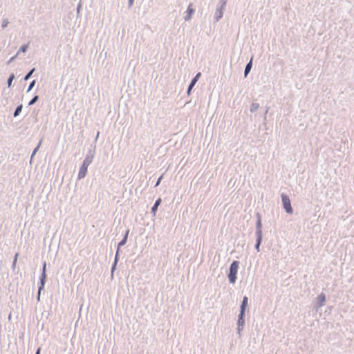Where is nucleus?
I'll return each mask as SVG.
<instances>
[{"mask_svg": "<svg viewBox=\"0 0 354 354\" xmlns=\"http://www.w3.org/2000/svg\"><path fill=\"white\" fill-rule=\"evenodd\" d=\"M239 262L234 261L230 266V273L228 275L229 280L232 283H234L236 279V274L239 268Z\"/></svg>", "mask_w": 354, "mask_h": 354, "instance_id": "nucleus-1", "label": "nucleus"}, {"mask_svg": "<svg viewBox=\"0 0 354 354\" xmlns=\"http://www.w3.org/2000/svg\"><path fill=\"white\" fill-rule=\"evenodd\" d=\"M281 198H282L283 205V207L286 209V212L288 214H292V209L291 207L290 201L289 198L283 194L281 195Z\"/></svg>", "mask_w": 354, "mask_h": 354, "instance_id": "nucleus-2", "label": "nucleus"}, {"mask_svg": "<svg viewBox=\"0 0 354 354\" xmlns=\"http://www.w3.org/2000/svg\"><path fill=\"white\" fill-rule=\"evenodd\" d=\"M89 163H90V161H88L86 159L84 160L83 165L81 167L80 171H79V174H78L79 178H84L86 176V171H87V167L88 166Z\"/></svg>", "mask_w": 354, "mask_h": 354, "instance_id": "nucleus-3", "label": "nucleus"}, {"mask_svg": "<svg viewBox=\"0 0 354 354\" xmlns=\"http://www.w3.org/2000/svg\"><path fill=\"white\" fill-rule=\"evenodd\" d=\"M248 297H244L243 299L241 306V312H240L239 319V323L241 322H243V316L244 314V310H245L246 306H248Z\"/></svg>", "mask_w": 354, "mask_h": 354, "instance_id": "nucleus-4", "label": "nucleus"}, {"mask_svg": "<svg viewBox=\"0 0 354 354\" xmlns=\"http://www.w3.org/2000/svg\"><path fill=\"white\" fill-rule=\"evenodd\" d=\"M194 12V8L192 7V5H189L187 8V15L185 17V20L190 19Z\"/></svg>", "mask_w": 354, "mask_h": 354, "instance_id": "nucleus-5", "label": "nucleus"}, {"mask_svg": "<svg viewBox=\"0 0 354 354\" xmlns=\"http://www.w3.org/2000/svg\"><path fill=\"white\" fill-rule=\"evenodd\" d=\"M160 203H161V199H160V198H158V199L156 201L155 204L153 205V207H152V209H151V211H152V212L153 213V214H156V210H157V209H158V207L159 205L160 204Z\"/></svg>", "mask_w": 354, "mask_h": 354, "instance_id": "nucleus-6", "label": "nucleus"}, {"mask_svg": "<svg viewBox=\"0 0 354 354\" xmlns=\"http://www.w3.org/2000/svg\"><path fill=\"white\" fill-rule=\"evenodd\" d=\"M45 270H46V263H44V267H43L42 279H41V287L39 288V290L41 289V288H42V287L44 286V279H45V277H46Z\"/></svg>", "mask_w": 354, "mask_h": 354, "instance_id": "nucleus-7", "label": "nucleus"}, {"mask_svg": "<svg viewBox=\"0 0 354 354\" xmlns=\"http://www.w3.org/2000/svg\"><path fill=\"white\" fill-rule=\"evenodd\" d=\"M129 232V230H127V231L126 232V234H125V236H124V237L123 240H122V241H121L119 243V244H118V246H119V247H120V246H122V245H124V244H125V243L127 242V236H128Z\"/></svg>", "mask_w": 354, "mask_h": 354, "instance_id": "nucleus-8", "label": "nucleus"}, {"mask_svg": "<svg viewBox=\"0 0 354 354\" xmlns=\"http://www.w3.org/2000/svg\"><path fill=\"white\" fill-rule=\"evenodd\" d=\"M252 67V60L247 64L245 69V76L248 75V73L250 72Z\"/></svg>", "mask_w": 354, "mask_h": 354, "instance_id": "nucleus-9", "label": "nucleus"}, {"mask_svg": "<svg viewBox=\"0 0 354 354\" xmlns=\"http://www.w3.org/2000/svg\"><path fill=\"white\" fill-rule=\"evenodd\" d=\"M319 301L320 302V305H322L323 303L325 301V295L323 294H321L317 297Z\"/></svg>", "mask_w": 354, "mask_h": 354, "instance_id": "nucleus-10", "label": "nucleus"}, {"mask_svg": "<svg viewBox=\"0 0 354 354\" xmlns=\"http://www.w3.org/2000/svg\"><path fill=\"white\" fill-rule=\"evenodd\" d=\"M21 109H22V105L19 106L16 109V110H15V111L14 113V116L15 117L17 116L19 114V113L21 111Z\"/></svg>", "mask_w": 354, "mask_h": 354, "instance_id": "nucleus-11", "label": "nucleus"}, {"mask_svg": "<svg viewBox=\"0 0 354 354\" xmlns=\"http://www.w3.org/2000/svg\"><path fill=\"white\" fill-rule=\"evenodd\" d=\"M196 80H193L188 88V91H187V93H190V91L192 90V87L195 85L196 82Z\"/></svg>", "mask_w": 354, "mask_h": 354, "instance_id": "nucleus-12", "label": "nucleus"}, {"mask_svg": "<svg viewBox=\"0 0 354 354\" xmlns=\"http://www.w3.org/2000/svg\"><path fill=\"white\" fill-rule=\"evenodd\" d=\"M15 76L13 74H12L10 77L8 78V86H10L11 84H12V80L14 79Z\"/></svg>", "mask_w": 354, "mask_h": 354, "instance_id": "nucleus-13", "label": "nucleus"}, {"mask_svg": "<svg viewBox=\"0 0 354 354\" xmlns=\"http://www.w3.org/2000/svg\"><path fill=\"white\" fill-rule=\"evenodd\" d=\"M35 69H32L25 77V80H28L30 77L32 75V73L34 72Z\"/></svg>", "mask_w": 354, "mask_h": 354, "instance_id": "nucleus-14", "label": "nucleus"}, {"mask_svg": "<svg viewBox=\"0 0 354 354\" xmlns=\"http://www.w3.org/2000/svg\"><path fill=\"white\" fill-rule=\"evenodd\" d=\"M28 45H24L20 48V51L25 53L27 50Z\"/></svg>", "mask_w": 354, "mask_h": 354, "instance_id": "nucleus-15", "label": "nucleus"}, {"mask_svg": "<svg viewBox=\"0 0 354 354\" xmlns=\"http://www.w3.org/2000/svg\"><path fill=\"white\" fill-rule=\"evenodd\" d=\"M38 99V96H35L30 102L29 105L33 104Z\"/></svg>", "mask_w": 354, "mask_h": 354, "instance_id": "nucleus-16", "label": "nucleus"}, {"mask_svg": "<svg viewBox=\"0 0 354 354\" xmlns=\"http://www.w3.org/2000/svg\"><path fill=\"white\" fill-rule=\"evenodd\" d=\"M8 21L7 19H4L2 23V27L5 28L8 26Z\"/></svg>", "mask_w": 354, "mask_h": 354, "instance_id": "nucleus-17", "label": "nucleus"}, {"mask_svg": "<svg viewBox=\"0 0 354 354\" xmlns=\"http://www.w3.org/2000/svg\"><path fill=\"white\" fill-rule=\"evenodd\" d=\"M257 227L259 229V234H260L261 233V219L260 218L258 220Z\"/></svg>", "mask_w": 354, "mask_h": 354, "instance_id": "nucleus-18", "label": "nucleus"}, {"mask_svg": "<svg viewBox=\"0 0 354 354\" xmlns=\"http://www.w3.org/2000/svg\"><path fill=\"white\" fill-rule=\"evenodd\" d=\"M260 242H261V236L259 235V239H258V242H257V245H256V248H257V250H259V245H260Z\"/></svg>", "mask_w": 354, "mask_h": 354, "instance_id": "nucleus-19", "label": "nucleus"}, {"mask_svg": "<svg viewBox=\"0 0 354 354\" xmlns=\"http://www.w3.org/2000/svg\"><path fill=\"white\" fill-rule=\"evenodd\" d=\"M35 81H32V82L30 83V86H29V87H28V91H30V90L33 87V86H34V84H35Z\"/></svg>", "mask_w": 354, "mask_h": 354, "instance_id": "nucleus-20", "label": "nucleus"}, {"mask_svg": "<svg viewBox=\"0 0 354 354\" xmlns=\"http://www.w3.org/2000/svg\"><path fill=\"white\" fill-rule=\"evenodd\" d=\"M201 76V73H198L196 76L193 79V80H196V81H198L199 77Z\"/></svg>", "mask_w": 354, "mask_h": 354, "instance_id": "nucleus-21", "label": "nucleus"}, {"mask_svg": "<svg viewBox=\"0 0 354 354\" xmlns=\"http://www.w3.org/2000/svg\"><path fill=\"white\" fill-rule=\"evenodd\" d=\"M161 178H162V176H161V177H160V178H159V179L158 180V181H157V183H156V186H158V185H159V183H160V182Z\"/></svg>", "mask_w": 354, "mask_h": 354, "instance_id": "nucleus-22", "label": "nucleus"}, {"mask_svg": "<svg viewBox=\"0 0 354 354\" xmlns=\"http://www.w3.org/2000/svg\"><path fill=\"white\" fill-rule=\"evenodd\" d=\"M17 257H18V254H15V260H14V264H15V263H16V261H17Z\"/></svg>", "mask_w": 354, "mask_h": 354, "instance_id": "nucleus-23", "label": "nucleus"}, {"mask_svg": "<svg viewBox=\"0 0 354 354\" xmlns=\"http://www.w3.org/2000/svg\"><path fill=\"white\" fill-rule=\"evenodd\" d=\"M39 352H40V348H38V350H37V351L36 354H39Z\"/></svg>", "mask_w": 354, "mask_h": 354, "instance_id": "nucleus-24", "label": "nucleus"}]
</instances>
